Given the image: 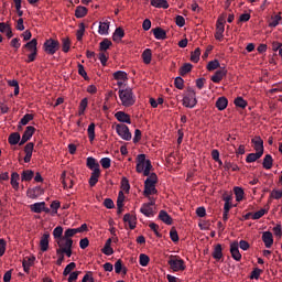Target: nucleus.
Returning <instances> with one entry per match:
<instances>
[{
  "instance_id": "nucleus-1",
  "label": "nucleus",
  "mask_w": 282,
  "mask_h": 282,
  "mask_svg": "<svg viewBox=\"0 0 282 282\" xmlns=\"http://www.w3.org/2000/svg\"><path fill=\"white\" fill-rule=\"evenodd\" d=\"M119 98L123 107H133V105H135V95L133 94V89L130 87L119 89Z\"/></svg>"
},
{
  "instance_id": "nucleus-2",
  "label": "nucleus",
  "mask_w": 282,
  "mask_h": 282,
  "mask_svg": "<svg viewBox=\"0 0 282 282\" xmlns=\"http://www.w3.org/2000/svg\"><path fill=\"white\" fill-rule=\"evenodd\" d=\"M158 182V174L151 173V175L144 181L143 195L150 197V195H155L158 189L155 188V183Z\"/></svg>"
},
{
  "instance_id": "nucleus-3",
  "label": "nucleus",
  "mask_w": 282,
  "mask_h": 282,
  "mask_svg": "<svg viewBox=\"0 0 282 282\" xmlns=\"http://www.w3.org/2000/svg\"><path fill=\"white\" fill-rule=\"evenodd\" d=\"M167 264L173 272H184L186 270V263L180 256H170Z\"/></svg>"
},
{
  "instance_id": "nucleus-4",
  "label": "nucleus",
  "mask_w": 282,
  "mask_h": 282,
  "mask_svg": "<svg viewBox=\"0 0 282 282\" xmlns=\"http://www.w3.org/2000/svg\"><path fill=\"white\" fill-rule=\"evenodd\" d=\"M197 105V95L193 88L187 89L186 96L183 98V106L187 109H194Z\"/></svg>"
},
{
  "instance_id": "nucleus-5",
  "label": "nucleus",
  "mask_w": 282,
  "mask_h": 282,
  "mask_svg": "<svg viewBox=\"0 0 282 282\" xmlns=\"http://www.w3.org/2000/svg\"><path fill=\"white\" fill-rule=\"evenodd\" d=\"M43 50L48 55L54 56V54L61 50V42H58V40L48 39L44 42Z\"/></svg>"
},
{
  "instance_id": "nucleus-6",
  "label": "nucleus",
  "mask_w": 282,
  "mask_h": 282,
  "mask_svg": "<svg viewBox=\"0 0 282 282\" xmlns=\"http://www.w3.org/2000/svg\"><path fill=\"white\" fill-rule=\"evenodd\" d=\"M116 131L122 140H131V131H129V127L127 124L118 123L116 126Z\"/></svg>"
},
{
  "instance_id": "nucleus-7",
  "label": "nucleus",
  "mask_w": 282,
  "mask_h": 282,
  "mask_svg": "<svg viewBox=\"0 0 282 282\" xmlns=\"http://www.w3.org/2000/svg\"><path fill=\"white\" fill-rule=\"evenodd\" d=\"M152 206H155L154 199H152L150 203H144L140 208V213H142V215L145 217H153L154 213Z\"/></svg>"
},
{
  "instance_id": "nucleus-8",
  "label": "nucleus",
  "mask_w": 282,
  "mask_h": 282,
  "mask_svg": "<svg viewBox=\"0 0 282 282\" xmlns=\"http://www.w3.org/2000/svg\"><path fill=\"white\" fill-rule=\"evenodd\" d=\"M40 249L42 252L50 250V231H45L40 240Z\"/></svg>"
},
{
  "instance_id": "nucleus-9",
  "label": "nucleus",
  "mask_w": 282,
  "mask_h": 282,
  "mask_svg": "<svg viewBox=\"0 0 282 282\" xmlns=\"http://www.w3.org/2000/svg\"><path fill=\"white\" fill-rule=\"evenodd\" d=\"M32 213H50V208L45 207V202L34 203L30 205Z\"/></svg>"
},
{
  "instance_id": "nucleus-10",
  "label": "nucleus",
  "mask_w": 282,
  "mask_h": 282,
  "mask_svg": "<svg viewBox=\"0 0 282 282\" xmlns=\"http://www.w3.org/2000/svg\"><path fill=\"white\" fill-rule=\"evenodd\" d=\"M226 74H228V69L226 67H221L220 69L216 70V73L212 76L213 83H221L224 80V77H226Z\"/></svg>"
},
{
  "instance_id": "nucleus-11",
  "label": "nucleus",
  "mask_w": 282,
  "mask_h": 282,
  "mask_svg": "<svg viewBox=\"0 0 282 282\" xmlns=\"http://www.w3.org/2000/svg\"><path fill=\"white\" fill-rule=\"evenodd\" d=\"M137 162V173H143L144 169H147V154H139Z\"/></svg>"
},
{
  "instance_id": "nucleus-12",
  "label": "nucleus",
  "mask_w": 282,
  "mask_h": 282,
  "mask_svg": "<svg viewBox=\"0 0 282 282\" xmlns=\"http://www.w3.org/2000/svg\"><path fill=\"white\" fill-rule=\"evenodd\" d=\"M230 252L235 261H241V252H239V242L237 241L231 242Z\"/></svg>"
},
{
  "instance_id": "nucleus-13",
  "label": "nucleus",
  "mask_w": 282,
  "mask_h": 282,
  "mask_svg": "<svg viewBox=\"0 0 282 282\" xmlns=\"http://www.w3.org/2000/svg\"><path fill=\"white\" fill-rule=\"evenodd\" d=\"M251 144L257 153H262L263 155V139L261 137H254L251 139Z\"/></svg>"
},
{
  "instance_id": "nucleus-14",
  "label": "nucleus",
  "mask_w": 282,
  "mask_h": 282,
  "mask_svg": "<svg viewBox=\"0 0 282 282\" xmlns=\"http://www.w3.org/2000/svg\"><path fill=\"white\" fill-rule=\"evenodd\" d=\"M123 221L124 224H129V228L130 230H135V226H137V221H138V217L131 215V214H126L123 216Z\"/></svg>"
},
{
  "instance_id": "nucleus-15",
  "label": "nucleus",
  "mask_w": 282,
  "mask_h": 282,
  "mask_svg": "<svg viewBox=\"0 0 282 282\" xmlns=\"http://www.w3.org/2000/svg\"><path fill=\"white\" fill-rule=\"evenodd\" d=\"M33 151H34V143L33 142H29L24 147V153H25L24 162H25V164H29V162H31Z\"/></svg>"
},
{
  "instance_id": "nucleus-16",
  "label": "nucleus",
  "mask_w": 282,
  "mask_h": 282,
  "mask_svg": "<svg viewBox=\"0 0 282 282\" xmlns=\"http://www.w3.org/2000/svg\"><path fill=\"white\" fill-rule=\"evenodd\" d=\"M262 241H263L265 248H272V246L274 243V237L272 236V232L264 231L262 234Z\"/></svg>"
},
{
  "instance_id": "nucleus-17",
  "label": "nucleus",
  "mask_w": 282,
  "mask_h": 282,
  "mask_svg": "<svg viewBox=\"0 0 282 282\" xmlns=\"http://www.w3.org/2000/svg\"><path fill=\"white\" fill-rule=\"evenodd\" d=\"M152 33L154 34L156 41H164L166 39V31L160 26L152 29Z\"/></svg>"
},
{
  "instance_id": "nucleus-18",
  "label": "nucleus",
  "mask_w": 282,
  "mask_h": 282,
  "mask_svg": "<svg viewBox=\"0 0 282 282\" xmlns=\"http://www.w3.org/2000/svg\"><path fill=\"white\" fill-rule=\"evenodd\" d=\"M159 219L163 221V224H166V226L173 225V218L171 217V215H169V213H166V210H161L159 213Z\"/></svg>"
},
{
  "instance_id": "nucleus-19",
  "label": "nucleus",
  "mask_w": 282,
  "mask_h": 282,
  "mask_svg": "<svg viewBox=\"0 0 282 282\" xmlns=\"http://www.w3.org/2000/svg\"><path fill=\"white\" fill-rule=\"evenodd\" d=\"M115 118L119 122H126V124H131V117L129 115H127L124 111L116 112Z\"/></svg>"
},
{
  "instance_id": "nucleus-20",
  "label": "nucleus",
  "mask_w": 282,
  "mask_h": 282,
  "mask_svg": "<svg viewBox=\"0 0 282 282\" xmlns=\"http://www.w3.org/2000/svg\"><path fill=\"white\" fill-rule=\"evenodd\" d=\"M57 246L59 248H63L64 250H67L69 248H73L74 240L67 239V238H61L59 240H57Z\"/></svg>"
},
{
  "instance_id": "nucleus-21",
  "label": "nucleus",
  "mask_w": 282,
  "mask_h": 282,
  "mask_svg": "<svg viewBox=\"0 0 282 282\" xmlns=\"http://www.w3.org/2000/svg\"><path fill=\"white\" fill-rule=\"evenodd\" d=\"M99 178H100V169L93 170L89 178V186L91 187L96 186V184H98Z\"/></svg>"
},
{
  "instance_id": "nucleus-22",
  "label": "nucleus",
  "mask_w": 282,
  "mask_h": 282,
  "mask_svg": "<svg viewBox=\"0 0 282 282\" xmlns=\"http://www.w3.org/2000/svg\"><path fill=\"white\" fill-rule=\"evenodd\" d=\"M41 193H43V188H41V186H36L33 188H29L26 195L28 197H30V199H36V197H39Z\"/></svg>"
},
{
  "instance_id": "nucleus-23",
  "label": "nucleus",
  "mask_w": 282,
  "mask_h": 282,
  "mask_svg": "<svg viewBox=\"0 0 282 282\" xmlns=\"http://www.w3.org/2000/svg\"><path fill=\"white\" fill-rule=\"evenodd\" d=\"M213 259H216V261H219L224 257V249L221 248V245L218 243L215 246L214 251L212 253Z\"/></svg>"
},
{
  "instance_id": "nucleus-24",
  "label": "nucleus",
  "mask_w": 282,
  "mask_h": 282,
  "mask_svg": "<svg viewBox=\"0 0 282 282\" xmlns=\"http://www.w3.org/2000/svg\"><path fill=\"white\" fill-rule=\"evenodd\" d=\"M31 120H34V115H32V113L24 115L19 122V126H18L19 131H21V129H23V127H25V124H29L31 122Z\"/></svg>"
},
{
  "instance_id": "nucleus-25",
  "label": "nucleus",
  "mask_w": 282,
  "mask_h": 282,
  "mask_svg": "<svg viewBox=\"0 0 282 282\" xmlns=\"http://www.w3.org/2000/svg\"><path fill=\"white\" fill-rule=\"evenodd\" d=\"M122 39H124V29L117 28L112 34V41H115V43H120Z\"/></svg>"
},
{
  "instance_id": "nucleus-26",
  "label": "nucleus",
  "mask_w": 282,
  "mask_h": 282,
  "mask_svg": "<svg viewBox=\"0 0 282 282\" xmlns=\"http://www.w3.org/2000/svg\"><path fill=\"white\" fill-rule=\"evenodd\" d=\"M153 8H163V10H169V1L166 0H150Z\"/></svg>"
},
{
  "instance_id": "nucleus-27",
  "label": "nucleus",
  "mask_w": 282,
  "mask_h": 282,
  "mask_svg": "<svg viewBox=\"0 0 282 282\" xmlns=\"http://www.w3.org/2000/svg\"><path fill=\"white\" fill-rule=\"evenodd\" d=\"M263 156L262 152L249 153L246 158L247 164H252V162H257V160H261Z\"/></svg>"
},
{
  "instance_id": "nucleus-28",
  "label": "nucleus",
  "mask_w": 282,
  "mask_h": 282,
  "mask_svg": "<svg viewBox=\"0 0 282 282\" xmlns=\"http://www.w3.org/2000/svg\"><path fill=\"white\" fill-rule=\"evenodd\" d=\"M34 178V171L32 170H24L21 173V180L22 182H32Z\"/></svg>"
},
{
  "instance_id": "nucleus-29",
  "label": "nucleus",
  "mask_w": 282,
  "mask_h": 282,
  "mask_svg": "<svg viewBox=\"0 0 282 282\" xmlns=\"http://www.w3.org/2000/svg\"><path fill=\"white\" fill-rule=\"evenodd\" d=\"M98 34L101 36H107V34H109V21L99 23Z\"/></svg>"
},
{
  "instance_id": "nucleus-30",
  "label": "nucleus",
  "mask_w": 282,
  "mask_h": 282,
  "mask_svg": "<svg viewBox=\"0 0 282 282\" xmlns=\"http://www.w3.org/2000/svg\"><path fill=\"white\" fill-rule=\"evenodd\" d=\"M9 144H11L12 147L19 144V142H21V134L19 132H13L9 135L8 139Z\"/></svg>"
},
{
  "instance_id": "nucleus-31",
  "label": "nucleus",
  "mask_w": 282,
  "mask_h": 282,
  "mask_svg": "<svg viewBox=\"0 0 282 282\" xmlns=\"http://www.w3.org/2000/svg\"><path fill=\"white\" fill-rule=\"evenodd\" d=\"M216 107L219 111H224L226 107H228V98L226 97H219L216 101Z\"/></svg>"
},
{
  "instance_id": "nucleus-32",
  "label": "nucleus",
  "mask_w": 282,
  "mask_h": 282,
  "mask_svg": "<svg viewBox=\"0 0 282 282\" xmlns=\"http://www.w3.org/2000/svg\"><path fill=\"white\" fill-rule=\"evenodd\" d=\"M86 165L90 171H96V169H100V163L96 162V159H94L93 156L87 158Z\"/></svg>"
},
{
  "instance_id": "nucleus-33",
  "label": "nucleus",
  "mask_w": 282,
  "mask_h": 282,
  "mask_svg": "<svg viewBox=\"0 0 282 282\" xmlns=\"http://www.w3.org/2000/svg\"><path fill=\"white\" fill-rule=\"evenodd\" d=\"M153 57V54L151 52V48H145L142 53V59H143V63L145 65H150L151 64V59Z\"/></svg>"
},
{
  "instance_id": "nucleus-34",
  "label": "nucleus",
  "mask_w": 282,
  "mask_h": 282,
  "mask_svg": "<svg viewBox=\"0 0 282 282\" xmlns=\"http://www.w3.org/2000/svg\"><path fill=\"white\" fill-rule=\"evenodd\" d=\"M273 162H274V160L272 159V155L267 154L262 162L263 169H265L267 171H270V169H272Z\"/></svg>"
},
{
  "instance_id": "nucleus-35",
  "label": "nucleus",
  "mask_w": 282,
  "mask_h": 282,
  "mask_svg": "<svg viewBox=\"0 0 282 282\" xmlns=\"http://www.w3.org/2000/svg\"><path fill=\"white\" fill-rule=\"evenodd\" d=\"M224 32H226V26L216 25V33H215L216 41H224Z\"/></svg>"
},
{
  "instance_id": "nucleus-36",
  "label": "nucleus",
  "mask_w": 282,
  "mask_h": 282,
  "mask_svg": "<svg viewBox=\"0 0 282 282\" xmlns=\"http://www.w3.org/2000/svg\"><path fill=\"white\" fill-rule=\"evenodd\" d=\"M115 272L116 274H120L122 272V274H127V267L122 265V260H117L115 263Z\"/></svg>"
},
{
  "instance_id": "nucleus-37",
  "label": "nucleus",
  "mask_w": 282,
  "mask_h": 282,
  "mask_svg": "<svg viewBox=\"0 0 282 282\" xmlns=\"http://www.w3.org/2000/svg\"><path fill=\"white\" fill-rule=\"evenodd\" d=\"M19 180H21V176L17 172H13L11 174V186L14 191H19Z\"/></svg>"
},
{
  "instance_id": "nucleus-38",
  "label": "nucleus",
  "mask_w": 282,
  "mask_h": 282,
  "mask_svg": "<svg viewBox=\"0 0 282 282\" xmlns=\"http://www.w3.org/2000/svg\"><path fill=\"white\" fill-rule=\"evenodd\" d=\"M89 142L96 140V123H90L87 129Z\"/></svg>"
},
{
  "instance_id": "nucleus-39",
  "label": "nucleus",
  "mask_w": 282,
  "mask_h": 282,
  "mask_svg": "<svg viewBox=\"0 0 282 282\" xmlns=\"http://www.w3.org/2000/svg\"><path fill=\"white\" fill-rule=\"evenodd\" d=\"M113 45V43H111V41L109 39H104V41H101L99 43V50L100 52H107V50H109V47H111Z\"/></svg>"
},
{
  "instance_id": "nucleus-40",
  "label": "nucleus",
  "mask_w": 282,
  "mask_h": 282,
  "mask_svg": "<svg viewBox=\"0 0 282 282\" xmlns=\"http://www.w3.org/2000/svg\"><path fill=\"white\" fill-rule=\"evenodd\" d=\"M104 254H106L107 257H111V254H113V248H111V238H109L106 243L105 247L102 249Z\"/></svg>"
},
{
  "instance_id": "nucleus-41",
  "label": "nucleus",
  "mask_w": 282,
  "mask_h": 282,
  "mask_svg": "<svg viewBox=\"0 0 282 282\" xmlns=\"http://www.w3.org/2000/svg\"><path fill=\"white\" fill-rule=\"evenodd\" d=\"M75 17L76 19H83L84 17H87V9L83 6H78L75 10Z\"/></svg>"
},
{
  "instance_id": "nucleus-42",
  "label": "nucleus",
  "mask_w": 282,
  "mask_h": 282,
  "mask_svg": "<svg viewBox=\"0 0 282 282\" xmlns=\"http://www.w3.org/2000/svg\"><path fill=\"white\" fill-rule=\"evenodd\" d=\"M35 131H36V128H34L33 126H28L22 137L25 138L26 140H31Z\"/></svg>"
},
{
  "instance_id": "nucleus-43",
  "label": "nucleus",
  "mask_w": 282,
  "mask_h": 282,
  "mask_svg": "<svg viewBox=\"0 0 282 282\" xmlns=\"http://www.w3.org/2000/svg\"><path fill=\"white\" fill-rule=\"evenodd\" d=\"M72 47V41H69V37H63L62 39V51L67 54L69 52V48Z\"/></svg>"
},
{
  "instance_id": "nucleus-44",
  "label": "nucleus",
  "mask_w": 282,
  "mask_h": 282,
  "mask_svg": "<svg viewBox=\"0 0 282 282\" xmlns=\"http://www.w3.org/2000/svg\"><path fill=\"white\" fill-rule=\"evenodd\" d=\"M39 45V42L36 39H33L32 41L28 42L24 47L29 50L30 52H39L36 46Z\"/></svg>"
},
{
  "instance_id": "nucleus-45",
  "label": "nucleus",
  "mask_w": 282,
  "mask_h": 282,
  "mask_svg": "<svg viewBox=\"0 0 282 282\" xmlns=\"http://www.w3.org/2000/svg\"><path fill=\"white\" fill-rule=\"evenodd\" d=\"M234 105H236V107H239L240 109H246V107H248V101H246L243 97H237L234 100Z\"/></svg>"
},
{
  "instance_id": "nucleus-46",
  "label": "nucleus",
  "mask_w": 282,
  "mask_h": 282,
  "mask_svg": "<svg viewBox=\"0 0 282 282\" xmlns=\"http://www.w3.org/2000/svg\"><path fill=\"white\" fill-rule=\"evenodd\" d=\"M281 14H275L273 17H271V20L269 22V28H276V25H279V23H281Z\"/></svg>"
},
{
  "instance_id": "nucleus-47",
  "label": "nucleus",
  "mask_w": 282,
  "mask_h": 282,
  "mask_svg": "<svg viewBox=\"0 0 282 282\" xmlns=\"http://www.w3.org/2000/svg\"><path fill=\"white\" fill-rule=\"evenodd\" d=\"M199 56H202V50L197 47L195 48L194 52H192V55H191L192 63H199Z\"/></svg>"
},
{
  "instance_id": "nucleus-48",
  "label": "nucleus",
  "mask_w": 282,
  "mask_h": 282,
  "mask_svg": "<svg viewBox=\"0 0 282 282\" xmlns=\"http://www.w3.org/2000/svg\"><path fill=\"white\" fill-rule=\"evenodd\" d=\"M149 261H151V258H149V256L141 253L139 256V263L140 265H142V268H147V265H149Z\"/></svg>"
},
{
  "instance_id": "nucleus-49",
  "label": "nucleus",
  "mask_w": 282,
  "mask_h": 282,
  "mask_svg": "<svg viewBox=\"0 0 282 282\" xmlns=\"http://www.w3.org/2000/svg\"><path fill=\"white\" fill-rule=\"evenodd\" d=\"M234 193L236 196V202H241V199H243V195H245L243 188L235 187Z\"/></svg>"
},
{
  "instance_id": "nucleus-50",
  "label": "nucleus",
  "mask_w": 282,
  "mask_h": 282,
  "mask_svg": "<svg viewBox=\"0 0 282 282\" xmlns=\"http://www.w3.org/2000/svg\"><path fill=\"white\" fill-rule=\"evenodd\" d=\"M53 237L54 239H56V242L61 239H63V228L61 226H57L54 230H53Z\"/></svg>"
},
{
  "instance_id": "nucleus-51",
  "label": "nucleus",
  "mask_w": 282,
  "mask_h": 282,
  "mask_svg": "<svg viewBox=\"0 0 282 282\" xmlns=\"http://www.w3.org/2000/svg\"><path fill=\"white\" fill-rule=\"evenodd\" d=\"M191 69H193V64L191 63H185L181 69H180V74L182 76H186V74H188L191 72Z\"/></svg>"
},
{
  "instance_id": "nucleus-52",
  "label": "nucleus",
  "mask_w": 282,
  "mask_h": 282,
  "mask_svg": "<svg viewBox=\"0 0 282 282\" xmlns=\"http://www.w3.org/2000/svg\"><path fill=\"white\" fill-rule=\"evenodd\" d=\"M62 184L64 188H73L74 187V181L65 178V172L62 174Z\"/></svg>"
},
{
  "instance_id": "nucleus-53",
  "label": "nucleus",
  "mask_w": 282,
  "mask_h": 282,
  "mask_svg": "<svg viewBox=\"0 0 282 282\" xmlns=\"http://www.w3.org/2000/svg\"><path fill=\"white\" fill-rule=\"evenodd\" d=\"M75 235H78V230H76V228H74V229L68 228L65 230L63 238L72 239V237H74Z\"/></svg>"
},
{
  "instance_id": "nucleus-54",
  "label": "nucleus",
  "mask_w": 282,
  "mask_h": 282,
  "mask_svg": "<svg viewBox=\"0 0 282 282\" xmlns=\"http://www.w3.org/2000/svg\"><path fill=\"white\" fill-rule=\"evenodd\" d=\"M208 72H215V69H219V59L210 61L207 64Z\"/></svg>"
},
{
  "instance_id": "nucleus-55",
  "label": "nucleus",
  "mask_w": 282,
  "mask_h": 282,
  "mask_svg": "<svg viewBox=\"0 0 282 282\" xmlns=\"http://www.w3.org/2000/svg\"><path fill=\"white\" fill-rule=\"evenodd\" d=\"M121 191H124V193H129V191H131V185L127 177H122L121 180Z\"/></svg>"
},
{
  "instance_id": "nucleus-56",
  "label": "nucleus",
  "mask_w": 282,
  "mask_h": 282,
  "mask_svg": "<svg viewBox=\"0 0 282 282\" xmlns=\"http://www.w3.org/2000/svg\"><path fill=\"white\" fill-rule=\"evenodd\" d=\"M153 169V165L151 164V160H147L145 162V169L143 171L144 177H151V170Z\"/></svg>"
},
{
  "instance_id": "nucleus-57",
  "label": "nucleus",
  "mask_w": 282,
  "mask_h": 282,
  "mask_svg": "<svg viewBox=\"0 0 282 282\" xmlns=\"http://www.w3.org/2000/svg\"><path fill=\"white\" fill-rule=\"evenodd\" d=\"M117 208H124V193L122 191L118 194Z\"/></svg>"
},
{
  "instance_id": "nucleus-58",
  "label": "nucleus",
  "mask_w": 282,
  "mask_h": 282,
  "mask_svg": "<svg viewBox=\"0 0 282 282\" xmlns=\"http://www.w3.org/2000/svg\"><path fill=\"white\" fill-rule=\"evenodd\" d=\"M76 269V263L75 262H70L69 264H67L63 271L64 276H67L69 274H72V271Z\"/></svg>"
},
{
  "instance_id": "nucleus-59",
  "label": "nucleus",
  "mask_w": 282,
  "mask_h": 282,
  "mask_svg": "<svg viewBox=\"0 0 282 282\" xmlns=\"http://www.w3.org/2000/svg\"><path fill=\"white\" fill-rule=\"evenodd\" d=\"M115 80H127V73L123 70H118L113 73Z\"/></svg>"
},
{
  "instance_id": "nucleus-60",
  "label": "nucleus",
  "mask_w": 282,
  "mask_h": 282,
  "mask_svg": "<svg viewBox=\"0 0 282 282\" xmlns=\"http://www.w3.org/2000/svg\"><path fill=\"white\" fill-rule=\"evenodd\" d=\"M76 36L77 41H83V36H85V23L82 22L79 24V29L77 30Z\"/></svg>"
},
{
  "instance_id": "nucleus-61",
  "label": "nucleus",
  "mask_w": 282,
  "mask_h": 282,
  "mask_svg": "<svg viewBox=\"0 0 282 282\" xmlns=\"http://www.w3.org/2000/svg\"><path fill=\"white\" fill-rule=\"evenodd\" d=\"M224 169H225V171H230V169H231V171H239V165L226 161L225 165H224Z\"/></svg>"
},
{
  "instance_id": "nucleus-62",
  "label": "nucleus",
  "mask_w": 282,
  "mask_h": 282,
  "mask_svg": "<svg viewBox=\"0 0 282 282\" xmlns=\"http://www.w3.org/2000/svg\"><path fill=\"white\" fill-rule=\"evenodd\" d=\"M170 239H172L174 243H177V241H180V235H177V230L175 228H172L170 230Z\"/></svg>"
},
{
  "instance_id": "nucleus-63",
  "label": "nucleus",
  "mask_w": 282,
  "mask_h": 282,
  "mask_svg": "<svg viewBox=\"0 0 282 282\" xmlns=\"http://www.w3.org/2000/svg\"><path fill=\"white\" fill-rule=\"evenodd\" d=\"M34 261H36V258L35 257H29V258H25L22 262V265H26L29 268H32V265H34Z\"/></svg>"
},
{
  "instance_id": "nucleus-64",
  "label": "nucleus",
  "mask_w": 282,
  "mask_h": 282,
  "mask_svg": "<svg viewBox=\"0 0 282 282\" xmlns=\"http://www.w3.org/2000/svg\"><path fill=\"white\" fill-rule=\"evenodd\" d=\"M268 213L267 209H260L258 212H256L253 215H252V219L257 220V219H261V217H263V215H265Z\"/></svg>"
}]
</instances>
